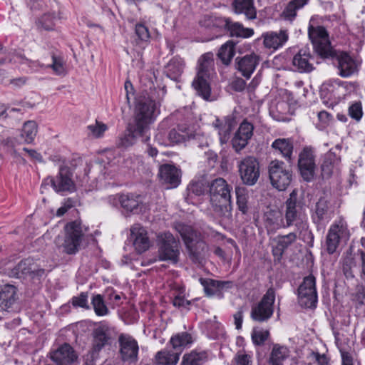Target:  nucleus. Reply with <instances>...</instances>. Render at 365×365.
<instances>
[{
	"mask_svg": "<svg viewBox=\"0 0 365 365\" xmlns=\"http://www.w3.org/2000/svg\"><path fill=\"white\" fill-rule=\"evenodd\" d=\"M18 299L16 287L6 284L0 289V307L4 311H10Z\"/></svg>",
	"mask_w": 365,
	"mask_h": 365,
	"instance_id": "nucleus-23",
	"label": "nucleus"
},
{
	"mask_svg": "<svg viewBox=\"0 0 365 365\" xmlns=\"http://www.w3.org/2000/svg\"><path fill=\"white\" fill-rule=\"evenodd\" d=\"M140 195L134 194H120V204L127 212H133L138 210L141 204Z\"/></svg>",
	"mask_w": 365,
	"mask_h": 365,
	"instance_id": "nucleus-32",
	"label": "nucleus"
},
{
	"mask_svg": "<svg viewBox=\"0 0 365 365\" xmlns=\"http://www.w3.org/2000/svg\"><path fill=\"white\" fill-rule=\"evenodd\" d=\"M210 201L216 215L222 219H230L232 205L230 189L226 181L216 178L210 185Z\"/></svg>",
	"mask_w": 365,
	"mask_h": 365,
	"instance_id": "nucleus-3",
	"label": "nucleus"
},
{
	"mask_svg": "<svg viewBox=\"0 0 365 365\" xmlns=\"http://www.w3.org/2000/svg\"><path fill=\"white\" fill-rule=\"evenodd\" d=\"M227 24H229V19L212 16H205L203 21H202V24L204 26L208 28L217 27L225 29L226 26H227Z\"/></svg>",
	"mask_w": 365,
	"mask_h": 365,
	"instance_id": "nucleus-46",
	"label": "nucleus"
},
{
	"mask_svg": "<svg viewBox=\"0 0 365 365\" xmlns=\"http://www.w3.org/2000/svg\"><path fill=\"white\" fill-rule=\"evenodd\" d=\"M254 126L247 120H243L238 130L232 139V145L234 150L239 153L248 144V141L253 135Z\"/></svg>",
	"mask_w": 365,
	"mask_h": 365,
	"instance_id": "nucleus-17",
	"label": "nucleus"
},
{
	"mask_svg": "<svg viewBox=\"0 0 365 365\" xmlns=\"http://www.w3.org/2000/svg\"><path fill=\"white\" fill-rule=\"evenodd\" d=\"M288 356V350L285 346L275 344L272 350L269 363L272 365H282L283 361Z\"/></svg>",
	"mask_w": 365,
	"mask_h": 365,
	"instance_id": "nucleus-39",
	"label": "nucleus"
},
{
	"mask_svg": "<svg viewBox=\"0 0 365 365\" xmlns=\"http://www.w3.org/2000/svg\"><path fill=\"white\" fill-rule=\"evenodd\" d=\"M170 344L174 349L185 347L192 342V336L187 332L178 334L170 339Z\"/></svg>",
	"mask_w": 365,
	"mask_h": 365,
	"instance_id": "nucleus-44",
	"label": "nucleus"
},
{
	"mask_svg": "<svg viewBox=\"0 0 365 365\" xmlns=\"http://www.w3.org/2000/svg\"><path fill=\"white\" fill-rule=\"evenodd\" d=\"M349 114L352 118L359 120L362 116V108L361 103H355L352 104L349 108Z\"/></svg>",
	"mask_w": 365,
	"mask_h": 365,
	"instance_id": "nucleus-57",
	"label": "nucleus"
},
{
	"mask_svg": "<svg viewBox=\"0 0 365 365\" xmlns=\"http://www.w3.org/2000/svg\"><path fill=\"white\" fill-rule=\"evenodd\" d=\"M165 94L164 88L143 90L136 98L134 110V123L129 124L126 131L120 135L115 145L118 148H126L133 145L137 137H141L143 143L150 140V125L160 111V101Z\"/></svg>",
	"mask_w": 365,
	"mask_h": 365,
	"instance_id": "nucleus-1",
	"label": "nucleus"
},
{
	"mask_svg": "<svg viewBox=\"0 0 365 365\" xmlns=\"http://www.w3.org/2000/svg\"><path fill=\"white\" fill-rule=\"evenodd\" d=\"M277 212H269L266 215L265 224L267 228L275 229L278 227Z\"/></svg>",
	"mask_w": 365,
	"mask_h": 365,
	"instance_id": "nucleus-59",
	"label": "nucleus"
},
{
	"mask_svg": "<svg viewBox=\"0 0 365 365\" xmlns=\"http://www.w3.org/2000/svg\"><path fill=\"white\" fill-rule=\"evenodd\" d=\"M135 34L141 41H146L150 38V34L148 28L142 24H136Z\"/></svg>",
	"mask_w": 365,
	"mask_h": 365,
	"instance_id": "nucleus-58",
	"label": "nucleus"
},
{
	"mask_svg": "<svg viewBox=\"0 0 365 365\" xmlns=\"http://www.w3.org/2000/svg\"><path fill=\"white\" fill-rule=\"evenodd\" d=\"M199 134H195L189 126L185 124L178 125L168 133V140L172 144L181 143L191 138H196Z\"/></svg>",
	"mask_w": 365,
	"mask_h": 365,
	"instance_id": "nucleus-25",
	"label": "nucleus"
},
{
	"mask_svg": "<svg viewBox=\"0 0 365 365\" xmlns=\"http://www.w3.org/2000/svg\"><path fill=\"white\" fill-rule=\"evenodd\" d=\"M187 190L190 194L200 196L205 193L206 185L202 181L192 182L189 185Z\"/></svg>",
	"mask_w": 365,
	"mask_h": 365,
	"instance_id": "nucleus-53",
	"label": "nucleus"
},
{
	"mask_svg": "<svg viewBox=\"0 0 365 365\" xmlns=\"http://www.w3.org/2000/svg\"><path fill=\"white\" fill-rule=\"evenodd\" d=\"M299 304L306 308H314L317 303L315 277L310 274L304 278L298 288Z\"/></svg>",
	"mask_w": 365,
	"mask_h": 365,
	"instance_id": "nucleus-12",
	"label": "nucleus"
},
{
	"mask_svg": "<svg viewBox=\"0 0 365 365\" xmlns=\"http://www.w3.org/2000/svg\"><path fill=\"white\" fill-rule=\"evenodd\" d=\"M328 211V202L324 198H320L316 204L315 215L317 217V222L324 220Z\"/></svg>",
	"mask_w": 365,
	"mask_h": 365,
	"instance_id": "nucleus-49",
	"label": "nucleus"
},
{
	"mask_svg": "<svg viewBox=\"0 0 365 365\" xmlns=\"http://www.w3.org/2000/svg\"><path fill=\"white\" fill-rule=\"evenodd\" d=\"M298 168L302 178L305 181L309 182L314 178L316 164L313 152L310 148H305L299 153Z\"/></svg>",
	"mask_w": 365,
	"mask_h": 365,
	"instance_id": "nucleus-16",
	"label": "nucleus"
},
{
	"mask_svg": "<svg viewBox=\"0 0 365 365\" xmlns=\"http://www.w3.org/2000/svg\"><path fill=\"white\" fill-rule=\"evenodd\" d=\"M91 303L95 313L98 316H104L108 313V309L105 304L103 297L101 294L93 296Z\"/></svg>",
	"mask_w": 365,
	"mask_h": 365,
	"instance_id": "nucleus-47",
	"label": "nucleus"
},
{
	"mask_svg": "<svg viewBox=\"0 0 365 365\" xmlns=\"http://www.w3.org/2000/svg\"><path fill=\"white\" fill-rule=\"evenodd\" d=\"M235 44L232 41H228L223 44L219 51L218 57L225 65H229L232 58L234 57Z\"/></svg>",
	"mask_w": 365,
	"mask_h": 365,
	"instance_id": "nucleus-41",
	"label": "nucleus"
},
{
	"mask_svg": "<svg viewBox=\"0 0 365 365\" xmlns=\"http://www.w3.org/2000/svg\"><path fill=\"white\" fill-rule=\"evenodd\" d=\"M235 192L237 195V204L240 211L243 214L247 213L249 210L248 206V194L245 187H236Z\"/></svg>",
	"mask_w": 365,
	"mask_h": 365,
	"instance_id": "nucleus-43",
	"label": "nucleus"
},
{
	"mask_svg": "<svg viewBox=\"0 0 365 365\" xmlns=\"http://www.w3.org/2000/svg\"><path fill=\"white\" fill-rule=\"evenodd\" d=\"M88 129L95 138H101L107 130V125L101 122L96 120L94 124L89 125Z\"/></svg>",
	"mask_w": 365,
	"mask_h": 365,
	"instance_id": "nucleus-52",
	"label": "nucleus"
},
{
	"mask_svg": "<svg viewBox=\"0 0 365 365\" xmlns=\"http://www.w3.org/2000/svg\"><path fill=\"white\" fill-rule=\"evenodd\" d=\"M84 237L81 222L76 220L68 222L65 226L63 241L58 247L67 255H75L81 250Z\"/></svg>",
	"mask_w": 365,
	"mask_h": 365,
	"instance_id": "nucleus-6",
	"label": "nucleus"
},
{
	"mask_svg": "<svg viewBox=\"0 0 365 365\" xmlns=\"http://www.w3.org/2000/svg\"><path fill=\"white\" fill-rule=\"evenodd\" d=\"M173 304L175 307H183L187 308V307L190 304V301L186 300L184 297L178 295L176 296L173 300Z\"/></svg>",
	"mask_w": 365,
	"mask_h": 365,
	"instance_id": "nucleus-60",
	"label": "nucleus"
},
{
	"mask_svg": "<svg viewBox=\"0 0 365 365\" xmlns=\"http://www.w3.org/2000/svg\"><path fill=\"white\" fill-rule=\"evenodd\" d=\"M199 280L207 296H212L217 293L218 280L204 278H200Z\"/></svg>",
	"mask_w": 365,
	"mask_h": 365,
	"instance_id": "nucleus-48",
	"label": "nucleus"
},
{
	"mask_svg": "<svg viewBox=\"0 0 365 365\" xmlns=\"http://www.w3.org/2000/svg\"><path fill=\"white\" fill-rule=\"evenodd\" d=\"M44 269L32 259H25L20 261L16 266L8 271L10 277L17 279L31 278L34 279L44 274Z\"/></svg>",
	"mask_w": 365,
	"mask_h": 365,
	"instance_id": "nucleus-9",
	"label": "nucleus"
},
{
	"mask_svg": "<svg viewBox=\"0 0 365 365\" xmlns=\"http://www.w3.org/2000/svg\"><path fill=\"white\" fill-rule=\"evenodd\" d=\"M179 360V354L163 350L155 355V361L158 365H175Z\"/></svg>",
	"mask_w": 365,
	"mask_h": 365,
	"instance_id": "nucleus-38",
	"label": "nucleus"
},
{
	"mask_svg": "<svg viewBox=\"0 0 365 365\" xmlns=\"http://www.w3.org/2000/svg\"><path fill=\"white\" fill-rule=\"evenodd\" d=\"M311 56L305 51L300 50L293 58V65L299 72H310L313 70L312 63L309 62Z\"/></svg>",
	"mask_w": 365,
	"mask_h": 365,
	"instance_id": "nucleus-30",
	"label": "nucleus"
},
{
	"mask_svg": "<svg viewBox=\"0 0 365 365\" xmlns=\"http://www.w3.org/2000/svg\"><path fill=\"white\" fill-rule=\"evenodd\" d=\"M355 297L360 304L364 303V300L365 299V287L363 284L356 285Z\"/></svg>",
	"mask_w": 365,
	"mask_h": 365,
	"instance_id": "nucleus-61",
	"label": "nucleus"
},
{
	"mask_svg": "<svg viewBox=\"0 0 365 365\" xmlns=\"http://www.w3.org/2000/svg\"><path fill=\"white\" fill-rule=\"evenodd\" d=\"M185 63L184 61L179 57H174L172 58L167 66V75L169 78L173 80H178L181 76Z\"/></svg>",
	"mask_w": 365,
	"mask_h": 365,
	"instance_id": "nucleus-34",
	"label": "nucleus"
},
{
	"mask_svg": "<svg viewBox=\"0 0 365 365\" xmlns=\"http://www.w3.org/2000/svg\"><path fill=\"white\" fill-rule=\"evenodd\" d=\"M275 301V290L270 287L258 304L253 306L251 311V317L257 322H264L269 319L274 312V303Z\"/></svg>",
	"mask_w": 365,
	"mask_h": 365,
	"instance_id": "nucleus-8",
	"label": "nucleus"
},
{
	"mask_svg": "<svg viewBox=\"0 0 365 365\" xmlns=\"http://www.w3.org/2000/svg\"><path fill=\"white\" fill-rule=\"evenodd\" d=\"M37 132V123L34 120H28L24 123L19 138L17 139L8 138L4 140L5 145L11 148H14L16 143H31L34 141Z\"/></svg>",
	"mask_w": 365,
	"mask_h": 365,
	"instance_id": "nucleus-19",
	"label": "nucleus"
},
{
	"mask_svg": "<svg viewBox=\"0 0 365 365\" xmlns=\"http://www.w3.org/2000/svg\"><path fill=\"white\" fill-rule=\"evenodd\" d=\"M213 66V54L212 53L203 54L198 60L197 76L192 82V86L197 94L205 100L209 99L211 93L209 81Z\"/></svg>",
	"mask_w": 365,
	"mask_h": 365,
	"instance_id": "nucleus-4",
	"label": "nucleus"
},
{
	"mask_svg": "<svg viewBox=\"0 0 365 365\" xmlns=\"http://www.w3.org/2000/svg\"><path fill=\"white\" fill-rule=\"evenodd\" d=\"M23 150L27 153L28 156L31 160H36L38 162L43 161L42 155L39 153H38L36 150L24 148L23 149Z\"/></svg>",
	"mask_w": 365,
	"mask_h": 365,
	"instance_id": "nucleus-63",
	"label": "nucleus"
},
{
	"mask_svg": "<svg viewBox=\"0 0 365 365\" xmlns=\"http://www.w3.org/2000/svg\"><path fill=\"white\" fill-rule=\"evenodd\" d=\"M272 147L279 150L288 161L292 160L293 144L289 139H277L272 143Z\"/></svg>",
	"mask_w": 365,
	"mask_h": 365,
	"instance_id": "nucleus-35",
	"label": "nucleus"
},
{
	"mask_svg": "<svg viewBox=\"0 0 365 365\" xmlns=\"http://www.w3.org/2000/svg\"><path fill=\"white\" fill-rule=\"evenodd\" d=\"M223 128H220L219 135L220 136V141L222 143H226L229 138V135L235 125V118L232 115H227L224 118Z\"/></svg>",
	"mask_w": 365,
	"mask_h": 365,
	"instance_id": "nucleus-45",
	"label": "nucleus"
},
{
	"mask_svg": "<svg viewBox=\"0 0 365 365\" xmlns=\"http://www.w3.org/2000/svg\"><path fill=\"white\" fill-rule=\"evenodd\" d=\"M297 238V234L293 232L285 235L278 236L274 239L276 245L272 248L274 260L279 262L284 251L296 241Z\"/></svg>",
	"mask_w": 365,
	"mask_h": 365,
	"instance_id": "nucleus-22",
	"label": "nucleus"
},
{
	"mask_svg": "<svg viewBox=\"0 0 365 365\" xmlns=\"http://www.w3.org/2000/svg\"><path fill=\"white\" fill-rule=\"evenodd\" d=\"M130 237L133 246L138 253L144 252L149 249L150 242L147 231L140 225H134L131 227Z\"/></svg>",
	"mask_w": 365,
	"mask_h": 365,
	"instance_id": "nucleus-21",
	"label": "nucleus"
},
{
	"mask_svg": "<svg viewBox=\"0 0 365 365\" xmlns=\"http://www.w3.org/2000/svg\"><path fill=\"white\" fill-rule=\"evenodd\" d=\"M269 331L264 330H253L252 339L256 345H262L269 336Z\"/></svg>",
	"mask_w": 365,
	"mask_h": 365,
	"instance_id": "nucleus-54",
	"label": "nucleus"
},
{
	"mask_svg": "<svg viewBox=\"0 0 365 365\" xmlns=\"http://www.w3.org/2000/svg\"><path fill=\"white\" fill-rule=\"evenodd\" d=\"M262 37L264 46L273 49H277L282 46L288 38L287 34L284 31H280L279 33L267 32L262 34Z\"/></svg>",
	"mask_w": 365,
	"mask_h": 365,
	"instance_id": "nucleus-28",
	"label": "nucleus"
},
{
	"mask_svg": "<svg viewBox=\"0 0 365 365\" xmlns=\"http://www.w3.org/2000/svg\"><path fill=\"white\" fill-rule=\"evenodd\" d=\"M158 177L166 188L177 187L180 182V171L174 165L163 164L160 166Z\"/></svg>",
	"mask_w": 365,
	"mask_h": 365,
	"instance_id": "nucleus-18",
	"label": "nucleus"
},
{
	"mask_svg": "<svg viewBox=\"0 0 365 365\" xmlns=\"http://www.w3.org/2000/svg\"><path fill=\"white\" fill-rule=\"evenodd\" d=\"M158 240L160 260L176 263L180 255L179 241L169 232L158 235Z\"/></svg>",
	"mask_w": 365,
	"mask_h": 365,
	"instance_id": "nucleus-7",
	"label": "nucleus"
},
{
	"mask_svg": "<svg viewBox=\"0 0 365 365\" xmlns=\"http://www.w3.org/2000/svg\"><path fill=\"white\" fill-rule=\"evenodd\" d=\"M110 337L103 327H98L93 331V350L99 352L108 343Z\"/></svg>",
	"mask_w": 365,
	"mask_h": 365,
	"instance_id": "nucleus-33",
	"label": "nucleus"
},
{
	"mask_svg": "<svg viewBox=\"0 0 365 365\" xmlns=\"http://www.w3.org/2000/svg\"><path fill=\"white\" fill-rule=\"evenodd\" d=\"M309 36L316 52L322 58H331L341 77H349L356 71L357 65L347 53L336 51L331 47L328 33L324 27H309Z\"/></svg>",
	"mask_w": 365,
	"mask_h": 365,
	"instance_id": "nucleus-2",
	"label": "nucleus"
},
{
	"mask_svg": "<svg viewBox=\"0 0 365 365\" xmlns=\"http://www.w3.org/2000/svg\"><path fill=\"white\" fill-rule=\"evenodd\" d=\"M307 2L308 0H292L283 11L282 16L285 19L292 20L297 15V11L302 8Z\"/></svg>",
	"mask_w": 365,
	"mask_h": 365,
	"instance_id": "nucleus-40",
	"label": "nucleus"
},
{
	"mask_svg": "<svg viewBox=\"0 0 365 365\" xmlns=\"http://www.w3.org/2000/svg\"><path fill=\"white\" fill-rule=\"evenodd\" d=\"M52 63L48 66L51 68L54 73L58 76H64L66 74V62L61 55H58L54 52L51 53Z\"/></svg>",
	"mask_w": 365,
	"mask_h": 365,
	"instance_id": "nucleus-42",
	"label": "nucleus"
},
{
	"mask_svg": "<svg viewBox=\"0 0 365 365\" xmlns=\"http://www.w3.org/2000/svg\"><path fill=\"white\" fill-rule=\"evenodd\" d=\"M207 354L205 351H192L190 354H185L181 365H199L205 361Z\"/></svg>",
	"mask_w": 365,
	"mask_h": 365,
	"instance_id": "nucleus-37",
	"label": "nucleus"
},
{
	"mask_svg": "<svg viewBox=\"0 0 365 365\" xmlns=\"http://www.w3.org/2000/svg\"><path fill=\"white\" fill-rule=\"evenodd\" d=\"M120 355L123 361L135 362L138 360V344L131 336L121 334L118 337Z\"/></svg>",
	"mask_w": 365,
	"mask_h": 365,
	"instance_id": "nucleus-15",
	"label": "nucleus"
},
{
	"mask_svg": "<svg viewBox=\"0 0 365 365\" xmlns=\"http://www.w3.org/2000/svg\"><path fill=\"white\" fill-rule=\"evenodd\" d=\"M72 304L74 307H80L86 309H90L88 304V294L82 292L79 296L73 297Z\"/></svg>",
	"mask_w": 365,
	"mask_h": 365,
	"instance_id": "nucleus-55",
	"label": "nucleus"
},
{
	"mask_svg": "<svg viewBox=\"0 0 365 365\" xmlns=\"http://www.w3.org/2000/svg\"><path fill=\"white\" fill-rule=\"evenodd\" d=\"M304 202L298 195L296 190H292L289 198L285 202L284 219L286 223L284 227L294 226L297 230L307 228V222L303 215Z\"/></svg>",
	"mask_w": 365,
	"mask_h": 365,
	"instance_id": "nucleus-5",
	"label": "nucleus"
},
{
	"mask_svg": "<svg viewBox=\"0 0 365 365\" xmlns=\"http://www.w3.org/2000/svg\"><path fill=\"white\" fill-rule=\"evenodd\" d=\"M232 365H252V357L245 351H240L235 355Z\"/></svg>",
	"mask_w": 365,
	"mask_h": 365,
	"instance_id": "nucleus-50",
	"label": "nucleus"
},
{
	"mask_svg": "<svg viewBox=\"0 0 365 365\" xmlns=\"http://www.w3.org/2000/svg\"><path fill=\"white\" fill-rule=\"evenodd\" d=\"M246 87V82L242 78H236L232 83V88L234 91L241 92L245 90Z\"/></svg>",
	"mask_w": 365,
	"mask_h": 365,
	"instance_id": "nucleus-62",
	"label": "nucleus"
},
{
	"mask_svg": "<svg viewBox=\"0 0 365 365\" xmlns=\"http://www.w3.org/2000/svg\"><path fill=\"white\" fill-rule=\"evenodd\" d=\"M51 184L57 192L73 191L75 185L70 168L66 166L61 167L56 178L51 180Z\"/></svg>",
	"mask_w": 365,
	"mask_h": 365,
	"instance_id": "nucleus-20",
	"label": "nucleus"
},
{
	"mask_svg": "<svg viewBox=\"0 0 365 365\" xmlns=\"http://www.w3.org/2000/svg\"><path fill=\"white\" fill-rule=\"evenodd\" d=\"M191 260L197 264H201L208 251L206 242L199 240L186 247Z\"/></svg>",
	"mask_w": 365,
	"mask_h": 365,
	"instance_id": "nucleus-27",
	"label": "nucleus"
},
{
	"mask_svg": "<svg viewBox=\"0 0 365 365\" xmlns=\"http://www.w3.org/2000/svg\"><path fill=\"white\" fill-rule=\"evenodd\" d=\"M175 228L182 237L186 247L200 240V233L190 225L178 223Z\"/></svg>",
	"mask_w": 365,
	"mask_h": 365,
	"instance_id": "nucleus-29",
	"label": "nucleus"
},
{
	"mask_svg": "<svg viewBox=\"0 0 365 365\" xmlns=\"http://www.w3.org/2000/svg\"><path fill=\"white\" fill-rule=\"evenodd\" d=\"M308 365H327L328 359L325 354H320L318 352H311L307 356Z\"/></svg>",
	"mask_w": 365,
	"mask_h": 365,
	"instance_id": "nucleus-51",
	"label": "nucleus"
},
{
	"mask_svg": "<svg viewBox=\"0 0 365 365\" xmlns=\"http://www.w3.org/2000/svg\"><path fill=\"white\" fill-rule=\"evenodd\" d=\"M339 163V158L333 153L326 155L325 159L322 165V173L324 178H329L335 166Z\"/></svg>",
	"mask_w": 365,
	"mask_h": 365,
	"instance_id": "nucleus-36",
	"label": "nucleus"
},
{
	"mask_svg": "<svg viewBox=\"0 0 365 365\" xmlns=\"http://www.w3.org/2000/svg\"><path fill=\"white\" fill-rule=\"evenodd\" d=\"M232 6L235 14H243L248 20L257 18L254 0H233Z\"/></svg>",
	"mask_w": 365,
	"mask_h": 365,
	"instance_id": "nucleus-26",
	"label": "nucleus"
},
{
	"mask_svg": "<svg viewBox=\"0 0 365 365\" xmlns=\"http://www.w3.org/2000/svg\"><path fill=\"white\" fill-rule=\"evenodd\" d=\"M50 357L56 365H78V357L76 351L67 343L51 351Z\"/></svg>",
	"mask_w": 365,
	"mask_h": 365,
	"instance_id": "nucleus-14",
	"label": "nucleus"
},
{
	"mask_svg": "<svg viewBox=\"0 0 365 365\" xmlns=\"http://www.w3.org/2000/svg\"><path fill=\"white\" fill-rule=\"evenodd\" d=\"M237 167L244 184L251 186L257 182L260 175L259 164L255 157L247 156L240 160Z\"/></svg>",
	"mask_w": 365,
	"mask_h": 365,
	"instance_id": "nucleus-11",
	"label": "nucleus"
},
{
	"mask_svg": "<svg viewBox=\"0 0 365 365\" xmlns=\"http://www.w3.org/2000/svg\"><path fill=\"white\" fill-rule=\"evenodd\" d=\"M269 175L272 186L279 191L285 190L292 179V173L284 168L283 162L279 160L271 162Z\"/></svg>",
	"mask_w": 365,
	"mask_h": 365,
	"instance_id": "nucleus-10",
	"label": "nucleus"
},
{
	"mask_svg": "<svg viewBox=\"0 0 365 365\" xmlns=\"http://www.w3.org/2000/svg\"><path fill=\"white\" fill-rule=\"evenodd\" d=\"M54 16L51 14H45L39 19V24L41 27L47 31L53 29L54 26Z\"/></svg>",
	"mask_w": 365,
	"mask_h": 365,
	"instance_id": "nucleus-56",
	"label": "nucleus"
},
{
	"mask_svg": "<svg viewBox=\"0 0 365 365\" xmlns=\"http://www.w3.org/2000/svg\"><path fill=\"white\" fill-rule=\"evenodd\" d=\"M237 68L241 72L242 75L250 78L259 62V58L257 55L252 53L246 55L242 58H237Z\"/></svg>",
	"mask_w": 365,
	"mask_h": 365,
	"instance_id": "nucleus-24",
	"label": "nucleus"
},
{
	"mask_svg": "<svg viewBox=\"0 0 365 365\" xmlns=\"http://www.w3.org/2000/svg\"><path fill=\"white\" fill-rule=\"evenodd\" d=\"M98 352L92 350L85 356V365H95V360L98 357Z\"/></svg>",
	"mask_w": 365,
	"mask_h": 365,
	"instance_id": "nucleus-64",
	"label": "nucleus"
},
{
	"mask_svg": "<svg viewBox=\"0 0 365 365\" xmlns=\"http://www.w3.org/2000/svg\"><path fill=\"white\" fill-rule=\"evenodd\" d=\"M225 29L230 33L231 36L249 38L254 34V30L250 28H245L239 22H233L229 19V24Z\"/></svg>",
	"mask_w": 365,
	"mask_h": 365,
	"instance_id": "nucleus-31",
	"label": "nucleus"
},
{
	"mask_svg": "<svg viewBox=\"0 0 365 365\" xmlns=\"http://www.w3.org/2000/svg\"><path fill=\"white\" fill-rule=\"evenodd\" d=\"M349 239V232L343 224H334L329 228L326 237V249L329 254H333L341 242H346Z\"/></svg>",
	"mask_w": 365,
	"mask_h": 365,
	"instance_id": "nucleus-13",
	"label": "nucleus"
}]
</instances>
